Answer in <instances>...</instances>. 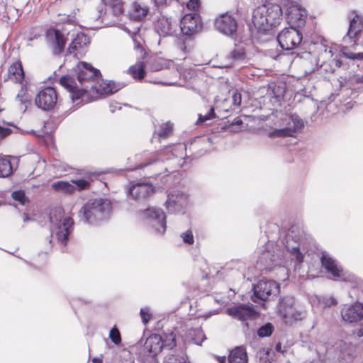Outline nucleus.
<instances>
[{
    "instance_id": "obj_1",
    "label": "nucleus",
    "mask_w": 363,
    "mask_h": 363,
    "mask_svg": "<svg viewBox=\"0 0 363 363\" xmlns=\"http://www.w3.org/2000/svg\"><path fill=\"white\" fill-rule=\"evenodd\" d=\"M282 14V9L279 4L268 2L255 9L252 21L257 29L266 31L279 24Z\"/></svg>"
},
{
    "instance_id": "obj_2",
    "label": "nucleus",
    "mask_w": 363,
    "mask_h": 363,
    "mask_svg": "<svg viewBox=\"0 0 363 363\" xmlns=\"http://www.w3.org/2000/svg\"><path fill=\"white\" fill-rule=\"evenodd\" d=\"M112 211L110 200L104 198L91 199L79 211L80 219L87 223H96L108 218Z\"/></svg>"
},
{
    "instance_id": "obj_3",
    "label": "nucleus",
    "mask_w": 363,
    "mask_h": 363,
    "mask_svg": "<svg viewBox=\"0 0 363 363\" xmlns=\"http://www.w3.org/2000/svg\"><path fill=\"white\" fill-rule=\"evenodd\" d=\"M50 222L52 238L65 246L74 223L72 218L64 216V211L62 207H55L50 213Z\"/></svg>"
},
{
    "instance_id": "obj_4",
    "label": "nucleus",
    "mask_w": 363,
    "mask_h": 363,
    "mask_svg": "<svg viewBox=\"0 0 363 363\" xmlns=\"http://www.w3.org/2000/svg\"><path fill=\"white\" fill-rule=\"evenodd\" d=\"M279 314L287 325H292L306 318L307 312L299 306L294 296H286L279 301Z\"/></svg>"
},
{
    "instance_id": "obj_5",
    "label": "nucleus",
    "mask_w": 363,
    "mask_h": 363,
    "mask_svg": "<svg viewBox=\"0 0 363 363\" xmlns=\"http://www.w3.org/2000/svg\"><path fill=\"white\" fill-rule=\"evenodd\" d=\"M281 128L269 133L271 138L293 137L303 128V120L296 113L286 114L281 118Z\"/></svg>"
},
{
    "instance_id": "obj_6",
    "label": "nucleus",
    "mask_w": 363,
    "mask_h": 363,
    "mask_svg": "<svg viewBox=\"0 0 363 363\" xmlns=\"http://www.w3.org/2000/svg\"><path fill=\"white\" fill-rule=\"evenodd\" d=\"M77 69V78L82 87L81 91H82L83 101L88 94V91H85L84 89H89L90 86L95 84L100 72L98 69H94L91 65L84 62L78 64Z\"/></svg>"
},
{
    "instance_id": "obj_7",
    "label": "nucleus",
    "mask_w": 363,
    "mask_h": 363,
    "mask_svg": "<svg viewBox=\"0 0 363 363\" xmlns=\"http://www.w3.org/2000/svg\"><path fill=\"white\" fill-rule=\"evenodd\" d=\"M140 216L156 233L163 234L165 232L166 216L162 210L155 207L147 208L140 213Z\"/></svg>"
},
{
    "instance_id": "obj_8",
    "label": "nucleus",
    "mask_w": 363,
    "mask_h": 363,
    "mask_svg": "<svg viewBox=\"0 0 363 363\" xmlns=\"http://www.w3.org/2000/svg\"><path fill=\"white\" fill-rule=\"evenodd\" d=\"M189 203V196L184 192L174 189L167 194L165 208L169 213H183Z\"/></svg>"
},
{
    "instance_id": "obj_9",
    "label": "nucleus",
    "mask_w": 363,
    "mask_h": 363,
    "mask_svg": "<svg viewBox=\"0 0 363 363\" xmlns=\"http://www.w3.org/2000/svg\"><path fill=\"white\" fill-rule=\"evenodd\" d=\"M121 89L119 84L113 82H101L98 80L93 85L90 86L89 89H84L88 94L83 101L89 102L90 100H95L103 95L112 94Z\"/></svg>"
},
{
    "instance_id": "obj_10",
    "label": "nucleus",
    "mask_w": 363,
    "mask_h": 363,
    "mask_svg": "<svg viewBox=\"0 0 363 363\" xmlns=\"http://www.w3.org/2000/svg\"><path fill=\"white\" fill-rule=\"evenodd\" d=\"M277 40L282 49L292 50L302 41V34L294 27L285 28L278 35Z\"/></svg>"
},
{
    "instance_id": "obj_11",
    "label": "nucleus",
    "mask_w": 363,
    "mask_h": 363,
    "mask_svg": "<svg viewBox=\"0 0 363 363\" xmlns=\"http://www.w3.org/2000/svg\"><path fill=\"white\" fill-rule=\"evenodd\" d=\"M58 95L55 88L51 86L41 89L35 98V105L44 110L50 111L57 104Z\"/></svg>"
},
{
    "instance_id": "obj_12",
    "label": "nucleus",
    "mask_w": 363,
    "mask_h": 363,
    "mask_svg": "<svg viewBox=\"0 0 363 363\" xmlns=\"http://www.w3.org/2000/svg\"><path fill=\"white\" fill-rule=\"evenodd\" d=\"M279 292V285L274 281L262 279L254 286V294L262 301L269 300Z\"/></svg>"
},
{
    "instance_id": "obj_13",
    "label": "nucleus",
    "mask_w": 363,
    "mask_h": 363,
    "mask_svg": "<svg viewBox=\"0 0 363 363\" xmlns=\"http://www.w3.org/2000/svg\"><path fill=\"white\" fill-rule=\"evenodd\" d=\"M216 28L226 35L234 34L238 28L236 19L229 13H225L218 16L214 23Z\"/></svg>"
},
{
    "instance_id": "obj_14",
    "label": "nucleus",
    "mask_w": 363,
    "mask_h": 363,
    "mask_svg": "<svg viewBox=\"0 0 363 363\" xmlns=\"http://www.w3.org/2000/svg\"><path fill=\"white\" fill-rule=\"evenodd\" d=\"M286 18L291 27H302L305 25L306 12L298 4H291L286 10Z\"/></svg>"
},
{
    "instance_id": "obj_15",
    "label": "nucleus",
    "mask_w": 363,
    "mask_h": 363,
    "mask_svg": "<svg viewBox=\"0 0 363 363\" xmlns=\"http://www.w3.org/2000/svg\"><path fill=\"white\" fill-rule=\"evenodd\" d=\"M322 267L331 275L335 279L346 280L345 272L338 262L330 256L327 252H323L321 257Z\"/></svg>"
},
{
    "instance_id": "obj_16",
    "label": "nucleus",
    "mask_w": 363,
    "mask_h": 363,
    "mask_svg": "<svg viewBox=\"0 0 363 363\" xmlns=\"http://www.w3.org/2000/svg\"><path fill=\"white\" fill-rule=\"evenodd\" d=\"M228 314L241 321L253 319L257 315L252 306L240 304L231 306L227 310Z\"/></svg>"
},
{
    "instance_id": "obj_17",
    "label": "nucleus",
    "mask_w": 363,
    "mask_h": 363,
    "mask_svg": "<svg viewBox=\"0 0 363 363\" xmlns=\"http://www.w3.org/2000/svg\"><path fill=\"white\" fill-rule=\"evenodd\" d=\"M200 16L196 13L186 14L180 21V28L183 34L191 35L201 28Z\"/></svg>"
},
{
    "instance_id": "obj_18",
    "label": "nucleus",
    "mask_w": 363,
    "mask_h": 363,
    "mask_svg": "<svg viewBox=\"0 0 363 363\" xmlns=\"http://www.w3.org/2000/svg\"><path fill=\"white\" fill-rule=\"evenodd\" d=\"M45 39L52 48L55 55H59L63 50L66 40L63 34L58 30L48 29L45 34Z\"/></svg>"
},
{
    "instance_id": "obj_19",
    "label": "nucleus",
    "mask_w": 363,
    "mask_h": 363,
    "mask_svg": "<svg viewBox=\"0 0 363 363\" xmlns=\"http://www.w3.org/2000/svg\"><path fill=\"white\" fill-rule=\"evenodd\" d=\"M342 318L348 323H354L363 318V305L355 303L351 305H345L341 309Z\"/></svg>"
},
{
    "instance_id": "obj_20",
    "label": "nucleus",
    "mask_w": 363,
    "mask_h": 363,
    "mask_svg": "<svg viewBox=\"0 0 363 363\" xmlns=\"http://www.w3.org/2000/svg\"><path fill=\"white\" fill-rule=\"evenodd\" d=\"M89 38L83 33H77L68 48L69 54H74L77 57H82L86 52L89 44Z\"/></svg>"
},
{
    "instance_id": "obj_21",
    "label": "nucleus",
    "mask_w": 363,
    "mask_h": 363,
    "mask_svg": "<svg viewBox=\"0 0 363 363\" xmlns=\"http://www.w3.org/2000/svg\"><path fill=\"white\" fill-rule=\"evenodd\" d=\"M177 26V23L176 21H173L171 18H168L164 15L158 16L155 25L156 31L161 36L173 35L176 30Z\"/></svg>"
},
{
    "instance_id": "obj_22",
    "label": "nucleus",
    "mask_w": 363,
    "mask_h": 363,
    "mask_svg": "<svg viewBox=\"0 0 363 363\" xmlns=\"http://www.w3.org/2000/svg\"><path fill=\"white\" fill-rule=\"evenodd\" d=\"M363 28V18L359 15H354L350 20V25L347 33L344 38L345 42L348 40L354 43H356L358 35Z\"/></svg>"
},
{
    "instance_id": "obj_23",
    "label": "nucleus",
    "mask_w": 363,
    "mask_h": 363,
    "mask_svg": "<svg viewBox=\"0 0 363 363\" xmlns=\"http://www.w3.org/2000/svg\"><path fill=\"white\" fill-rule=\"evenodd\" d=\"M60 84L70 92V98L73 102L77 100H82V87L78 86L73 77L70 76H64L60 78Z\"/></svg>"
},
{
    "instance_id": "obj_24",
    "label": "nucleus",
    "mask_w": 363,
    "mask_h": 363,
    "mask_svg": "<svg viewBox=\"0 0 363 363\" xmlns=\"http://www.w3.org/2000/svg\"><path fill=\"white\" fill-rule=\"evenodd\" d=\"M164 69H172V78L177 79L179 77V72L174 62L172 60L157 57L154 59L150 65V69L158 72Z\"/></svg>"
},
{
    "instance_id": "obj_25",
    "label": "nucleus",
    "mask_w": 363,
    "mask_h": 363,
    "mask_svg": "<svg viewBox=\"0 0 363 363\" xmlns=\"http://www.w3.org/2000/svg\"><path fill=\"white\" fill-rule=\"evenodd\" d=\"M153 186L147 183H138L133 185L129 189V194L138 201L143 200L153 194Z\"/></svg>"
},
{
    "instance_id": "obj_26",
    "label": "nucleus",
    "mask_w": 363,
    "mask_h": 363,
    "mask_svg": "<svg viewBox=\"0 0 363 363\" xmlns=\"http://www.w3.org/2000/svg\"><path fill=\"white\" fill-rule=\"evenodd\" d=\"M162 337L157 334H152L148 337L145 342V350L152 357L157 355L163 348Z\"/></svg>"
},
{
    "instance_id": "obj_27",
    "label": "nucleus",
    "mask_w": 363,
    "mask_h": 363,
    "mask_svg": "<svg viewBox=\"0 0 363 363\" xmlns=\"http://www.w3.org/2000/svg\"><path fill=\"white\" fill-rule=\"evenodd\" d=\"M24 79V72L21 63L16 62L13 63L8 69L6 80H11L15 83H21Z\"/></svg>"
},
{
    "instance_id": "obj_28",
    "label": "nucleus",
    "mask_w": 363,
    "mask_h": 363,
    "mask_svg": "<svg viewBox=\"0 0 363 363\" xmlns=\"http://www.w3.org/2000/svg\"><path fill=\"white\" fill-rule=\"evenodd\" d=\"M259 261L267 268H271L274 265H281L283 264L279 254H272L269 250L262 252L259 257Z\"/></svg>"
},
{
    "instance_id": "obj_29",
    "label": "nucleus",
    "mask_w": 363,
    "mask_h": 363,
    "mask_svg": "<svg viewBox=\"0 0 363 363\" xmlns=\"http://www.w3.org/2000/svg\"><path fill=\"white\" fill-rule=\"evenodd\" d=\"M148 11L149 9L147 6L140 2H135L129 11V14L133 19L139 21L145 18Z\"/></svg>"
},
{
    "instance_id": "obj_30",
    "label": "nucleus",
    "mask_w": 363,
    "mask_h": 363,
    "mask_svg": "<svg viewBox=\"0 0 363 363\" xmlns=\"http://www.w3.org/2000/svg\"><path fill=\"white\" fill-rule=\"evenodd\" d=\"M247 355L243 347H237L233 350L228 357L229 363H247Z\"/></svg>"
},
{
    "instance_id": "obj_31",
    "label": "nucleus",
    "mask_w": 363,
    "mask_h": 363,
    "mask_svg": "<svg viewBox=\"0 0 363 363\" xmlns=\"http://www.w3.org/2000/svg\"><path fill=\"white\" fill-rule=\"evenodd\" d=\"M286 92V84L283 82L270 83L267 89L269 96L274 97L277 101H280Z\"/></svg>"
},
{
    "instance_id": "obj_32",
    "label": "nucleus",
    "mask_w": 363,
    "mask_h": 363,
    "mask_svg": "<svg viewBox=\"0 0 363 363\" xmlns=\"http://www.w3.org/2000/svg\"><path fill=\"white\" fill-rule=\"evenodd\" d=\"M145 66L143 62L138 61L134 65L130 67V74L136 79L141 80L145 76Z\"/></svg>"
},
{
    "instance_id": "obj_33",
    "label": "nucleus",
    "mask_w": 363,
    "mask_h": 363,
    "mask_svg": "<svg viewBox=\"0 0 363 363\" xmlns=\"http://www.w3.org/2000/svg\"><path fill=\"white\" fill-rule=\"evenodd\" d=\"M13 172L10 160L6 156H0V177H7Z\"/></svg>"
},
{
    "instance_id": "obj_34",
    "label": "nucleus",
    "mask_w": 363,
    "mask_h": 363,
    "mask_svg": "<svg viewBox=\"0 0 363 363\" xmlns=\"http://www.w3.org/2000/svg\"><path fill=\"white\" fill-rule=\"evenodd\" d=\"M106 6H109L114 16H118L123 13V6L122 0H102Z\"/></svg>"
},
{
    "instance_id": "obj_35",
    "label": "nucleus",
    "mask_w": 363,
    "mask_h": 363,
    "mask_svg": "<svg viewBox=\"0 0 363 363\" xmlns=\"http://www.w3.org/2000/svg\"><path fill=\"white\" fill-rule=\"evenodd\" d=\"M52 189L65 193H72L75 191V186L67 182L58 181L52 184Z\"/></svg>"
},
{
    "instance_id": "obj_36",
    "label": "nucleus",
    "mask_w": 363,
    "mask_h": 363,
    "mask_svg": "<svg viewBox=\"0 0 363 363\" xmlns=\"http://www.w3.org/2000/svg\"><path fill=\"white\" fill-rule=\"evenodd\" d=\"M295 245H291L289 242L286 245L287 250L295 257L298 262H302L303 260V255L300 252L299 244L297 241L295 242Z\"/></svg>"
},
{
    "instance_id": "obj_37",
    "label": "nucleus",
    "mask_w": 363,
    "mask_h": 363,
    "mask_svg": "<svg viewBox=\"0 0 363 363\" xmlns=\"http://www.w3.org/2000/svg\"><path fill=\"white\" fill-rule=\"evenodd\" d=\"M188 335L189 337L197 345H201L205 339V335L200 328L189 330Z\"/></svg>"
},
{
    "instance_id": "obj_38",
    "label": "nucleus",
    "mask_w": 363,
    "mask_h": 363,
    "mask_svg": "<svg viewBox=\"0 0 363 363\" xmlns=\"http://www.w3.org/2000/svg\"><path fill=\"white\" fill-rule=\"evenodd\" d=\"M341 54L343 57L345 58L350 59V60H363V52H358L354 53L350 50H348L346 48H343L341 50Z\"/></svg>"
},
{
    "instance_id": "obj_39",
    "label": "nucleus",
    "mask_w": 363,
    "mask_h": 363,
    "mask_svg": "<svg viewBox=\"0 0 363 363\" xmlns=\"http://www.w3.org/2000/svg\"><path fill=\"white\" fill-rule=\"evenodd\" d=\"M186 150V147L185 145L179 144L172 150V155L176 158L184 159L186 155V152H184Z\"/></svg>"
},
{
    "instance_id": "obj_40",
    "label": "nucleus",
    "mask_w": 363,
    "mask_h": 363,
    "mask_svg": "<svg viewBox=\"0 0 363 363\" xmlns=\"http://www.w3.org/2000/svg\"><path fill=\"white\" fill-rule=\"evenodd\" d=\"M162 342L164 344L163 347L172 349L176 345L175 335L172 333H168L165 335L164 339L162 338Z\"/></svg>"
},
{
    "instance_id": "obj_41",
    "label": "nucleus",
    "mask_w": 363,
    "mask_h": 363,
    "mask_svg": "<svg viewBox=\"0 0 363 363\" xmlns=\"http://www.w3.org/2000/svg\"><path fill=\"white\" fill-rule=\"evenodd\" d=\"M163 363H189L184 356L169 354L164 359Z\"/></svg>"
},
{
    "instance_id": "obj_42",
    "label": "nucleus",
    "mask_w": 363,
    "mask_h": 363,
    "mask_svg": "<svg viewBox=\"0 0 363 363\" xmlns=\"http://www.w3.org/2000/svg\"><path fill=\"white\" fill-rule=\"evenodd\" d=\"M273 330V325L271 323H267L259 328L257 331V334L259 337H268L272 333Z\"/></svg>"
},
{
    "instance_id": "obj_43",
    "label": "nucleus",
    "mask_w": 363,
    "mask_h": 363,
    "mask_svg": "<svg viewBox=\"0 0 363 363\" xmlns=\"http://www.w3.org/2000/svg\"><path fill=\"white\" fill-rule=\"evenodd\" d=\"M318 302L319 304L323 308L330 307L337 304V301L333 296L321 297L318 299Z\"/></svg>"
},
{
    "instance_id": "obj_44",
    "label": "nucleus",
    "mask_w": 363,
    "mask_h": 363,
    "mask_svg": "<svg viewBox=\"0 0 363 363\" xmlns=\"http://www.w3.org/2000/svg\"><path fill=\"white\" fill-rule=\"evenodd\" d=\"M216 117V113L214 111V107L211 106L206 114L203 115L202 113L199 114V121L197 123L199 122H205L208 120H211Z\"/></svg>"
},
{
    "instance_id": "obj_45",
    "label": "nucleus",
    "mask_w": 363,
    "mask_h": 363,
    "mask_svg": "<svg viewBox=\"0 0 363 363\" xmlns=\"http://www.w3.org/2000/svg\"><path fill=\"white\" fill-rule=\"evenodd\" d=\"M172 129V125L169 122L163 124L161 127V130L158 132V137L160 138L167 137Z\"/></svg>"
},
{
    "instance_id": "obj_46",
    "label": "nucleus",
    "mask_w": 363,
    "mask_h": 363,
    "mask_svg": "<svg viewBox=\"0 0 363 363\" xmlns=\"http://www.w3.org/2000/svg\"><path fill=\"white\" fill-rule=\"evenodd\" d=\"M109 337L111 340V341L116 345L119 344L121 341L120 333L118 330L115 327L111 330L109 333Z\"/></svg>"
},
{
    "instance_id": "obj_47",
    "label": "nucleus",
    "mask_w": 363,
    "mask_h": 363,
    "mask_svg": "<svg viewBox=\"0 0 363 363\" xmlns=\"http://www.w3.org/2000/svg\"><path fill=\"white\" fill-rule=\"evenodd\" d=\"M73 185L75 186V190H83L89 188V182L85 179L72 180Z\"/></svg>"
},
{
    "instance_id": "obj_48",
    "label": "nucleus",
    "mask_w": 363,
    "mask_h": 363,
    "mask_svg": "<svg viewBox=\"0 0 363 363\" xmlns=\"http://www.w3.org/2000/svg\"><path fill=\"white\" fill-rule=\"evenodd\" d=\"M12 198L15 201H19V203L22 205H24L27 202V199L25 196V193L22 191H16L13 192Z\"/></svg>"
},
{
    "instance_id": "obj_49",
    "label": "nucleus",
    "mask_w": 363,
    "mask_h": 363,
    "mask_svg": "<svg viewBox=\"0 0 363 363\" xmlns=\"http://www.w3.org/2000/svg\"><path fill=\"white\" fill-rule=\"evenodd\" d=\"M230 56L235 62L241 61L245 58V52L241 48L235 49L231 52Z\"/></svg>"
},
{
    "instance_id": "obj_50",
    "label": "nucleus",
    "mask_w": 363,
    "mask_h": 363,
    "mask_svg": "<svg viewBox=\"0 0 363 363\" xmlns=\"http://www.w3.org/2000/svg\"><path fill=\"white\" fill-rule=\"evenodd\" d=\"M140 313L143 323L146 325L150 321L152 317V314L150 313L149 308H141Z\"/></svg>"
},
{
    "instance_id": "obj_51",
    "label": "nucleus",
    "mask_w": 363,
    "mask_h": 363,
    "mask_svg": "<svg viewBox=\"0 0 363 363\" xmlns=\"http://www.w3.org/2000/svg\"><path fill=\"white\" fill-rule=\"evenodd\" d=\"M181 237L185 243L189 245L194 243V236L191 230H186V232L182 233Z\"/></svg>"
},
{
    "instance_id": "obj_52",
    "label": "nucleus",
    "mask_w": 363,
    "mask_h": 363,
    "mask_svg": "<svg viewBox=\"0 0 363 363\" xmlns=\"http://www.w3.org/2000/svg\"><path fill=\"white\" fill-rule=\"evenodd\" d=\"M242 101L241 94L238 90H233L232 92V103L234 106H240Z\"/></svg>"
},
{
    "instance_id": "obj_53",
    "label": "nucleus",
    "mask_w": 363,
    "mask_h": 363,
    "mask_svg": "<svg viewBox=\"0 0 363 363\" xmlns=\"http://www.w3.org/2000/svg\"><path fill=\"white\" fill-rule=\"evenodd\" d=\"M350 81L352 84H363V74H353L350 77Z\"/></svg>"
},
{
    "instance_id": "obj_54",
    "label": "nucleus",
    "mask_w": 363,
    "mask_h": 363,
    "mask_svg": "<svg viewBox=\"0 0 363 363\" xmlns=\"http://www.w3.org/2000/svg\"><path fill=\"white\" fill-rule=\"evenodd\" d=\"M186 6L189 10L196 11L199 6V0H189Z\"/></svg>"
},
{
    "instance_id": "obj_55",
    "label": "nucleus",
    "mask_w": 363,
    "mask_h": 363,
    "mask_svg": "<svg viewBox=\"0 0 363 363\" xmlns=\"http://www.w3.org/2000/svg\"><path fill=\"white\" fill-rule=\"evenodd\" d=\"M11 133V130L9 128L2 127L0 125V138H3Z\"/></svg>"
},
{
    "instance_id": "obj_56",
    "label": "nucleus",
    "mask_w": 363,
    "mask_h": 363,
    "mask_svg": "<svg viewBox=\"0 0 363 363\" xmlns=\"http://www.w3.org/2000/svg\"><path fill=\"white\" fill-rule=\"evenodd\" d=\"M242 124V121L240 118H235L234 121L231 123L232 128H233V126L235 125H240ZM235 132L240 131L238 129H232Z\"/></svg>"
},
{
    "instance_id": "obj_57",
    "label": "nucleus",
    "mask_w": 363,
    "mask_h": 363,
    "mask_svg": "<svg viewBox=\"0 0 363 363\" xmlns=\"http://www.w3.org/2000/svg\"><path fill=\"white\" fill-rule=\"evenodd\" d=\"M154 84H162L164 86H176V82H153Z\"/></svg>"
},
{
    "instance_id": "obj_58",
    "label": "nucleus",
    "mask_w": 363,
    "mask_h": 363,
    "mask_svg": "<svg viewBox=\"0 0 363 363\" xmlns=\"http://www.w3.org/2000/svg\"><path fill=\"white\" fill-rule=\"evenodd\" d=\"M172 1V0H155V2L157 6H163L167 4Z\"/></svg>"
},
{
    "instance_id": "obj_59",
    "label": "nucleus",
    "mask_w": 363,
    "mask_h": 363,
    "mask_svg": "<svg viewBox=\"0 0 363 363\" xmlns=\"http://www.w3.org/2000/svg\"><path fill=\"white\" fill-rule=\"evenodd\" d=\"M218 363H225V357H216Z\"/></svg>"
},
{
    "instance_id": "obj_60",
    "label": "nucleus",
    "mask_w": 363,
    "mask_h": 363,
    "mask_svg": "<svg viewBox=\"0 0 363 363\" xmlns=\"http://www.w3.org/2000/svg\"><path fill=\"white\" fill-rule=\"evenodd\" d=\"M93 363H102V359L101 358H94L92 360Z\"/></svg>"
},
{
    "instance_id": "obj_61",
    "label": "nucleus",
    "mask_w": 363,
    "mask_h": 363,
    "mask_svg": "<svg viewBox=\"0 0 363 363\" xmlns=\"http://www.w3.org/2000/svg\"><path fill=\"white\" fill-rule=\"evenodd\" d=\"M357 335L359 337H362L363 336V329H360V330H358Z\"/></svg>"
},
{
    "instance_id": "obj_62",
    "label": "nucleus",
    "mask_w": 363,
    "mask_h": 363,
    "mask_svg": "<svg viewBox=\"0 0 363 363\" xmlns=\"http://www.w3.org/2000/svg\"><path fill=\"white\" fill-rule=\"evenodd\" d=\"M281 345L280 344H277V346H276V350L278 351V352H281Z\"/></svg>"
},
{
    "instance_id": "obj_63",
    "label": "nucleus",
    "mask_w": 363,
    "mask_h": 363,
    "mask_svg": "<svg viewBox=\"0 0 363 363\" xmlns=\"http://www.w3.org/2000/svg\"><path fill=\"white\" fill-rule=\"evenodd\" d=\"M29 220H30L29 217L27 215H24L23 221L26 222Z\"/></svg>"
},
{
    "instance_id": "obj_64",
    "label": "nucleus",
    "mask_w": 363,
    "mask_h": 363,
    "mask_svg": "<svg viewBox=\"0 0 363 363\" xmlns=\"http://www.w3.org/2000/svg\"><path fill=\"white\" fill-rule=\"evenodd\" d=\"M151 162H147V163H145V164H141L139 165V167H145V166H146V165H147V164H149Z\"/></svg>"
}]
</instances>
